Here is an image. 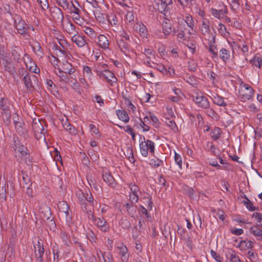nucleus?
I'll return each instance as SVG.
<instances>
[{"mask_svg":"<svg viewBox=\"0 0 262 262\" xmlns=\"http://www.w3.org/2000/svg\"><path fill=\"white\" fill-rule=\"evenodd\" d=\"M32 126L35 138L37 140H45V129L42 123L39 120L34 119Z\"/></svg>","mask_w":262,"mask_h":262,"instance_id":"nucleus-1","label":"nucleus"},{"mask_svg":"<svg viewBox=\"0 0 262 262\" xmlns=\"http://www.w3.org/2000/svg\"><path fill=\"white\" fill-rule=\"evenodd\" d=\"M239 96L243 101L250 100L253 96L254 91L252 87L247 84L241 85L238 91Z\"/></svg>","mask_w":262,"mask_h":262,"instance_id":"nucleus-2","label":"nucleus"},{"mask_svg":"<svg viewBox=\"0 0 262 262\" xmlns=\"http://www.w3.org/2000/svg\"><path fill=\"white\" fill-rule=\"evenodd\" d=\"M140 150L141 155L146 157L148 156V151L153 155L155 152V143L150 140L142 141L140 143Z\"/></svg>","mask_w":262,"mask_h":262,"instance_id":"nucleus-3","label":"nucleus"},{"mask_svg":"<svg viewBox=\"0 0 262 262\" xmlns=\"http://www.w3.org/2000/svg\"><path fill=\"white\" fill-rule=\"evenodd\" d=\"M172 4V0H158L156 3L159 12L163 13L165 16L169 13Z\"/></svg>","mask_w":262,"mask_h":262,"instance_id":"nucleus-4","label":"nucleus"},{"mask_svg":"<svg viewBox=\"0 0 262 262\" xmlns=\"http://www.w3.org/2000/svg\"><path fill=\"white\" fill-rule=\"evenodd\" d=\"M59 212L66 219L67 221L71 219L70 215V206L65 201H59L57 204Z\"/></svg>","mask_w":262,"mask_h":262,"instance_id":"nucleus-5","label":"nucleus"},{"mask_svg":"<svg viewBox=\"0 0 262 262\" xmlns=\"http://www.w3.org/2000/svg\"><path fill=\"white\" fill-rule=\"evenodd\" d=\"M193 101L199 107L202 108L207 109L210 107V103L208 99L202 95H197L195 98H193Z\"/></svg>","mask_w":262,"mask_h":262,"instance_id":"nucleus-6","label":"nucleus"},{"mask_svg":"<svg viewBox=\"0 0 262 262\" xmlns=\"http://www.w3.org/2000/svg\"><path fill=\"white\" fill-rule=\"evenodd\" d=\"M37 79V77L31 73H27L23 78V81L25 84V87L29 91H32L34 89L33 85L32 80Z\"/></svg>","mask_w":262,"mask_h":262,"instance_id":"nucleus-7","label":"nucleus"},{"mask_svg":"<svg viewBox=\"0 0 262 262\" xmlns=\"http://www.w3.org/2000/svg\"><path fill=\"white\" fill-rule=\"evenodd\" d=\"M92 219L95 222V224L100 229L101 231L106 232L109 227L106 224L105 220L103 218H97L95 217L93 213H91Z\"/></svg>","mask_w":262,"mask_h":262,"instance_id":"nucleus-8","label":"nucleus"},{"mask_svg":"<svg viewBox=\"0 0 262 262\" xmlns=\"http://www.w3.org/2000/svg\"><path fill=\"white\" fill-rule=\"evenodd\" d=\"M72 40L79 48L87 46L86 37L79 34H75L72 37Z\"/></svg>","mask_w":262,"mask_h":262,"instance_id":"nucleus-9","label":"nucleus"},{"mask_svg":"<svg viewBox=\"0 0 262 262\" xmlns=\"http://www.w3.org/2000/svg\"><path fill=\"white\" fill-rule=\"evenodd\" d=\"M103 77L106 80L107 82L111 86H113L114 83L117 82V78L114 74L108 70H104Z\"/></svg>","mask_w":262,"mask_h":262,"instance_id":"nucleus-10","label":"nucleus"},{"mask_svg":"<svg viewBox=\"0 0 262 262\" xmlns=\"http://www.w3.org/2000/svg\"><path fill=\"white\" fill-rule=\"evenodd\" d=\"M210 11L213 16L219 19L224 17L225 15L228 13L227 6L225 5H223V8L220 10L211 8Z\"/></svg>","mask_w":262,"mask_h":262,"instance_id":"nucleus-11","label":"nucleus"},{"mask_svg":"<svg viewBox=\"0 0 262 262\" xmlns=\"http://www.w3.org/2000/svg\"><path fill=\"white\" fill-rule=\"evenodd\" d=\"M15 28L17 30L19 34L21 35H25L26 34L28 31V27L24 20L22 19H19L17 23L16 20H15Z\"/></svg>","mask_w":262,"mask_h":262,"instance_id":"nucleus-12","label":"nucleus"},{"mask_svg":"<svg viewBox=\"0 0 262 262\" xmlns=\"http://www.w3.org/2000/svg\"><path fill=\"white\" fill-rule=\"evenodd\" d=\"M142 55H144L146 59L153 60L155 58V51L150 48L141 47L140 49Z\"/></svg>","mask_w":262,"mask_h":262,"instance_id":"nucleus-13","label":"nucleus"},{"mask_svg":"<svg viewBox=\"0 0 262 262\" xmlns=\"http://www.w3.org/2000/svg\"><path fill=\"white\" fill-rule=\"evenodd\" d=\"M117 42L119 48L123 53L126 54L129 52L130 47L123 38L118 39Z\"/></svg>","mask_w":262,"mask_h":262,"instance_id":"nucleus-14","label":"nucleus"},{"mask_svg":"<svg viewBox=\"0 0 262 262\" xmlns=\"http://www.w3.org/2000/svg\"><path fill=\"white\" fill-rule=\"evenodd\" d=\"M134 28L135 29L138 30L139 34L143 38H147L148 36L147 29L143 24H136L134 25Z\"/></svg>","mask_w":262,"mask_h":262,"instance_id":"nucleus-15","label":"nucleus"},{"mask_svg":"<svg viewBox=\"0 0 262 262\" xmlns=\"http://www.w3.org/2000/svg\"><path fill=\"white\" fill-rule=\"evenodd\" d=\"M172 24L170 20L166 19L162 23L163 32L165 35L170 34L172 32Z\"/></svg>","mask_w":262,"mask_h":262,"instance_id":"nucleus-16","label":"nucleus"},{"mask_svg":"<svg viewBox=\"0 0 262 262\" xmlns=\"http://www.w3.org/2000/svg\"><path fill=\"white\" fill-rule=\"evenodd\" d=\"M14 121L16 132L20 135H25L27 133V130L25 128V123L23 122L16 120Z\"/></svg>","mask_w":262,"mask_h":262,"instance_id":"nucleus-17","label":"nucleus"},{"mask_svg":"<svg viewBox=\"0 0 262 262\" xmlns=\"http://www.w3.org/2000/svg\"><path fill=\"white\" fill-rule=\"evenodd\" d=\"M124 206L125 207L126 211H127L129 215L132 217H134L136 213V205L134 204L128 202L124 204Z\"/></svg>","mask_w":262,"mask_h":262,"instance_id":"nucleus-18","label":"nucleus"},{"mask_svg":"<svg viewBox=\"0 0 262 262\" xmlns=\"http://www.w3.org/2000/svg\"><path fill=\"white\" fill-rule=\"evenodd\" d=\"M102 178L105 182L108 185L114 187L115 180L113 176L109 172H105L102 174Z\"/></svg>","mask_w":262,"mask_h":262,"instance_id":"nucleus-19","label":"nucleus"},{"mask_svg":"<svg viewBox=\"0 0 262 262\" xmlns=\"http://www.w3.org/2000/svg\"><path fill=\"white\" fill-rule=\"evenodd\" d=\"M98 44L101 48L106 49L108 47V41L107 37L104 35L100 34L98 36Z\"/></svg>","mask_w":262,"mask_h":262,"instance_id":"nucleus-20","label":"nucleus"},{"mask_svg":"<svg viewBox=\"0 0 262 262\" xmlns=\"http://www.w3.org/2000/svg\"><path fill=\"white\" fill-rule=\"evenodd\" d=\"M34 254L45 252L43 241L41 239H38L36 244H34Z\"/></svg>","mask_w":262,"mask_h":262,"instance_id":"nucleus-21","label":"nucleus"},{"mask_svg":"<svg viewBox=\"0 0 262 262\" xmlns=\"http://www.w3.org/2000/svg\"><path fill=\"white\" fill-rule=\"evenodd\" d=\"M10 106V101L6 98H0V107L3 111H9Z\"/></svg>","mask_w":262,"mask_h":262,"instance_id":"nucleus-22","label":"nucleus"},{"mask_svg":"<svg viewBox=\"0 0 262 262\" xmlns=\"http://www.w3.org/2000/svg\"><path fill=\"white\" fill-rule=\"evenodd\" d=\"M56 74L60 78V81L63 84L67 82L69 80V78L67 75V72H64L59 68L58 69V72H56Z\"/></svg>","mask_w":262,"mask_h":262,"instance_id":"nucleus-23","label":"nucleus"},{"mask_svg":"<svg viewBox=\"0 0 262 262\" xmlns=\"http://www.w3.org/2000/svg\"><path fill=\"white\" fill-rule=\"evenodd\" d=\"M185 22L187 24V26L190 28V29L188 30V33L189 34H193L194 32V22L192 19V16H186Z\"/></svg>","mask_w":262,"mask_h":262,"instance_id":"nucleus-24","label":"nucleus"},{"mask_svg":"<svg viewBox=\"0 0 262 262\" xmlns=\"http://www.w3.org/2000/svg\"><path fill=\"white\" fill-rule=\"evenodd\" d=\"M212 100L213 103L219 106L225 107L227 105L226 103L224 101V98L217 94L213 96Z\"/></svg>","mask_w":262,"mask_h":262,"instance_id":"nucleus-25","label":"nucleus"},{"mask_svg":"<svg viewBox=\"0 0 262 262\" xmlns=\"http://www.w3.org/2000/svg\"><path fill=\"white\" fill-rule=\"evenodd\" d=\"M219 55L220 58L224 62H226L228 60L230 57V52L224 48H222L220 50Z\"/></svg>","mask_w":262,"mask_h":262,"instance_id":"nucleus-26","label":"nucleus"},{"mask_svg":"<svg viewBox=\"0 0 262 262\" xmlns=\"http://www.w3.org/2000/svg\"><path fill=\"white\" fill-rule=\"evenodd\" d=\"M15 150H17L19 152H20L21 156L23 157H26L27 155V148L26 147L24 146L23 145L20 144V143H16L15 144Z\"/></svg>","mask_w":262,"mask_h":262,"instance_id":"nucleus-27","label":"nucleus"},{"mask_svg":"<svg viewBox=\"0 0 262 262\" xmlns=\"http://www.w3.org/2000/svg\"><path fill=\"white\" fill-rule=\"evenodd\" d=\"M200 30L202 33L204 35L210 32L209 22L207 20L203 21L200 27Z\"/></svg>","mask_w":262,"mask_h":262,"instance_id":"nucleus-28","label":"nucleus"},{"mask_svg":"<svg viewBox=\"0 0 262 262\" xmlns=\"http://www.w3.org/2000/svg\"><path fill=\"white\" fill-rule=\"evenodd\" d=\"M124 154L131 163H135V160L134 157L133 149L130 146L126 147Z\"/></svg>","mask_w":262,"mask_h":262,"instance_id":"nucleus-29","label":"nucleus"},{"mask_svg":"<svg viewBox=\"0 0 262 262\" xmlns=\"http://www.w3.org/2000/svg\"><path fill=\"white\" fill-rule=\"evenodd\" d=\"M117 115L120 120L125 123L128 122L129 117L125 111L118 110L117 111Z\"/></svg>","mask_w":262,"mask_h":262,"instance_id":"nucleus-30","label":"nucleus"},{"mask_svg":"<svg viewBox=\"0 0 262 262\" xmlns=\"http://www.w3.org/2000/svg\"><path fill=\"white\" fill-rule=\"evenodd\" d=\"M243 203L244 204V205L246 206V207L248 209V210L250 211L258 210L259 209L258 206H254L253 205V203L251 202V201L248 198H246V200H244L243 201Z\"/></svg>","mask_w":262,"mask_h":262,"instance_id":"nucleus-31","label":"nucleus"},{"mask_svg":"<svg viewBox=\"0 0 262 262\" xmlns=\"http://www.w3.org/2000/svg\"><path fill=\"white\" fill-rule=\"evenodd\" d=\"M63 69L64 72H67L69 75H71L74 73L75 71V68L72 66V65L69 62L66 61L65 62H63Z\"/></svg>","mask_w":262,"mask_h":262,"instance_id":"nucleus-32","label":"nucleus"},{"mask_svg":"<svg viewBox=\"0 0 262 262\" xmlns=\"http://www.w3.org/2000/svg\"><path fill=\"white\" fill-rule=\"evenodd\" d=\"M122 95L124 100L125 104L134 111L135 106L132 103L131 97L124 93H122Z\"/></svg>","mask_w":262,"mask_h":262,"instance_id":"nucleus-33","label":"nucleus"},{"mask_svg":"<svg viewBox=\"0 0 262 262\" xmlns=\"http://www.w3.org/2000/svg\"><path fill=\"white\" fill-rule=\"evenodd\" d=\"M215 42V36L212 37V40H210L209 45V51L213 54V57L217 58L218 53L217 51H215L216 50V47L214 46L213 44Z\"/></svg>","mask_w":262,"mask_h":262,"instance_id":"nucleus-34","label":"nucleus"},{"mask_svg":"<svg viewBox=\"0 0 262 262\" xmlns=\"http://www.w3.org/2000/svg\"><path fill=\"white\" fill-rule=\"evenodd\" d=\"M4 61H5V64L4 65L5 71H7L11 74H14L15 70L11 64L10 60L4 59Z\"/></svg>","mask_w":262,"mask_h":262,"instance_id":"nucleus-35","label":"nucleus"},{"mask_svg":"<svg viewBox=\"0 0 262 262\" xmlns=\"http://www.w3.org/2000/svg\"><path fill=\"white\" fill-rule=\"evenodd\" d=\"M222 131L219 127H215L211 132V137L214 140H216L220 138Z\"/></svg>","mask_w":262,"mask_h":262,"instance_id":"nucleus-36","label":"nucleus"},{"mask_svg":"<svg viewBox=\"0 0 262 262\" xmlns=\"http://www.w3.org/2000/svg\"><path fill=\"white\" fill-rule=\"evenodd\" d=\"M64 128L72 135H76L77 130L75 127L69 123H65L63 124Z\"/></svg>","mask_w":262,"mask_h":262,"instance_id":"nucleus-37","label":"nucleus"},{"mask_svg":"<svg viewBox=\"0 0 262 262\" xmlns=\"http://www.w3.org/2000/svg\"><path fill=\"white\" fill-rule=\"evenodd\" d=\"M250 232L253 234L254 235L256 236H262V230L259 228V226H253L250 228Z\"/></svg>","mask_w":262,"mask_h":262,"instance_id":"nucleus-38","label":"nucleus"},{"mask_svg":"<svg viewBox=\"0 0 262 262\" xmlns=\"http://www.w3.org/2000/svg\"><path fill=\"white\" fill-rule=\"evenodd\" d=\"M252 217H255L257 221V226L262 228V213L260 212H254L252 215Z\"/></svg>","mask_w":262,"mask_h":262,"instance_id":"nucleus-39","label":"nucleus"},{"mask_svg":"<svg viewBox=\"0 0 262 262\" xmlns=\"http://www.w3.org/2000/svg\"><path fill=\"white\" fill-rule=\"evenodd\" d=\"M83 29V31L85 33L91 38H95L96 37L97 34L92 28L89 27H84Z\"/></svg>","mask_w":262,"mask_h":262,"instance_id":"nucleus-40","label":"nucleus"},{"mask_svg":"<svg viewBox=\"0 0 262 262\" xmlns=\"http://www.w3.org/2000/svg\"><path fill=\"white\" fill-rule=\"evenodd\" d=\"M2 114L4 122L8 124L11 121V111L10 110L3 111Z\"/></svg>","mask_w":262,"mask_h":262,"instance_id":"nucleus-41","label":"nucleus"},{"mask_svg":"<svg viewBox=\"0 0 262 262\" xmlns=\"http://www.w3.org/2000/svg\"><path fill=\"white\" fill-rule=\"evenodd\" d=\"M250 63H252L253 66L260 68L262 64V58L258 57H254L250 60Z\"/></svg>","mask_w":262,"mask_h":262,"instance_id":"nucleus-42","label":"nucleus"},{"mask_svg":"<svg viewBox=\"0 0 262 262\" xmlns=\"http://www.w3.org/2000/svg\"><path fill=\"white\" fill-rule=\"evenodd\" d=\"M83 72L84 76H86L89 79H91L93 74L92 72V70L89 67L87 66H84L83 68Z\"/></svg>","mask_w":262,"mask_h":262,"instance_id":"nucleus-43","label":"nucleus"},{"mask_svg":"<svg viewBox=\"0 0 262 262\" xmlns=\"http://www.w3.org/2000/svg\"><path fill=\"white\" fill-rule=\"evenodd\" d=\"M120 254L122 256V260L123 261H126L127 258L125 257V255L127 252V249L126 246L122 245L120 248Z\"/></svg>","mask_w":262,"mask_h":262,"instance_id":"nucleus-44","label":"nucleus"},{"mask_svg":"<svg viewBox=\"0 0 262 262\" xmlns=\"http://www.w3.org/2000/svg\"><path fill=\"white\" fill-rule=\"evenodd\" d=\"M166 123L173 132H176L178 131V129L177 126L174 121L167 119L166 121Z\"/></svg>","mask_w":262,"mask_h":262,"instance_id":"nucleus-45","label":"nucleus"},{"mask_svg":"<svg viewBox=\"0 0 262 262\" xmlns=\"http://www.w3.org/2000/svg\"><path fill=\"white\" fill-rule=\"evenodd\" d=\"M40 7L43 10L49 8V4L47 0H36Z\"/></svg>","mask_w":262,"mask_h":262,"instance_id":"nucleus-46","label":"nucleus"},{"mask_svg":"<svg viewBox=\"0 0 262 262\" xmlns=\"http://www.w3.org/2000/svg\"><path fill=\"white\" fill-rule=\"evenodd\" d=\"M163 163V161L161 160H159L158 159H151L150 160V162H149V164L155 167H158L159 166H160V165H162Z\"/></svg>","mask_w":262,"mask_h":262,"instance_id":"nucleus-47","label":"nucleus"},{"mask_svg":"<svg viewBox=\"0 0 262 262\" xmlns=\"http://www.w3.org/2000/svg\"><path fill=\"white\" fill-rule=\"evenodd\" d=\"M60 236L64 244L68 246L69 243V237L67 233L65 231H62L60 232Z\"/></svg>","mask_w":262,"mask_h":262,"instance_id":"nucleus-48","label":"nucleus"},{"mask_svg":"<svg viewBox=\"0 0 262 262\" xmlns=\"http://www.w3.org/2000/svg\"><path fill=\"white\" fill-rule=\"evenodd\" d=\"M174 161L176 163V164H178L179 168L182 169V158L180 155L178 154H177L175 152V156H174Z\"/></svg>","mask_w":262,"mask_h":262,"instance_id":"nucleus-49","label":"nucleus"},{"mask_svg":"<svg viewBox=\"0 0 262 262\" xmlns=\"http://www.w3.org/2000/svg\"><path fill=\"white\" fill-rule=\"evenodd\" d=\"M230 260V262H241L239 257L235 254L234 251H232L231 253Z\"/></svg>","mask_w":262,"mask_h":262,"instance_id":"nucleus-50","label":"nucleus"},{"mask_svg":"<svg viewBox=\"0 0 262 262\" xmlns=\"http://www.w3.org/2000/svg\"><path fill=\"white\" fill-rule=\"evenodd\" d=\"M120 225L125 229H128L130 227L129 221L127 219L121 220L120 221Z\"/></svg>","mask_w":262,"mask_h":262,"instance_id":"nucleus-51","label":"nucleus"},{"mask_svg":"<svg viewBox=\"0 0 262 262\" xmlns=\"http://www.w3.org/2000/svg\"><path fill=\"white\" fill-rule=\"evenodd\" d=\"M78 199L81 204H86V196L82 192L78 194Z\"/></svg>","mask_w":262,"mask_h":262,"instance_id":"nucleus-52","label":"nucleus"},{"mask_svg":"<svg viewBox=\"0 0 262 262\" xmlns=\"http://www.w3.org/2000/svg\"><path fill=\"white\" fill-rule=\"evenodd\" d=\"M104 262H114L113 256L110 253L102 254Z\"/></svg>","mask_w":262,"mask_h":262,"instance_id":"nucleus-53","label":"nucleus"},{"mask_svg":"<svg viewBox=\"0 0 262 262\" xmlns=\"http://www.w3.org/2000/svg\"><path fill=\"white\" fill-rule=\"evenodd\" d=\"M129 196L130 198L129 201L128 202L129 203L135 204L139 200V197L137 194L132 193L130 194Z\"/></svg>","mask_w":262,"mask_h":262,"instance_id":"nucleus-54","label":"nucleus"},{"mask_svg":"<svg viewBox=\"0 0 262 262\" xmlns=\"http://www.w3.org/2000/svg\"><path fill=\"white\" fill-rule=\"evenodd\" d=\"M149 118H150V120L152 121V122H153L154 125L156 127H157L159 125V120L157 118V117L156 116H155L154 114H150L149 115Z\"/></svg>","mask_w":262,"mask_h":262,"instance_id":"nucleus-55","label":"nucleus"},{"mask_svg":"<svg viewBox=\"0 0 262 262\" xmlns=\"http://www.w3.org/2000/svg\"><path fill=\"white\" fill-rule=\"evenodd\" d=\"M58 5L64 9H67L69 7L68 0H57Z\"/></svg>","mask_w":262,"mask_h":262,"instance_id":"nucleus-56","label":"nucleus"},{"mask_svg":"<svg viewBox=\"0 0 262 262\" xmlns=\"http://www.w3.org/2000/svg\"><path fill=\"white\" fill-rule=\"evenodd\" d=\"M108 21L112 25H117L118 24V20L115 15H111L108 17Z\"/></svg>","mask_w":262,"mask_h":262,"instance_id":"nucleus-57","label":"nucleus"},{"mask_svg":"<svg viewBox=\"0 0 262 262\" xmlns=\"http://www.w3.org/2000/svg\"><path fill=\"white\" fill-rule=\"evenodd\" d=\"M67 31L69 34H74L75 32V26L73 23H69Z\"/></svg>","mask_w":262,"mask_h":262,"instance_id":"nucleus-58","label":"nucleus"},{"mask_svg":"<svg viewBox=\"0 0 262 262\" xmlns=\"http://www.w3.org/2000/svg\"><path fill=\"white\" fill-rule=\"evenodd\" d=\"M45 252L36 253L35 254V257L36 261L37 262H43V254Z\"/></svg>","mask_w":262,"mask_h":262,"instance_id":"nucleus-59","label":"nucleus"},{"mask_svg":"<svg viewBox=\"0 0 262 262\" xmlns=\"http://www.w3.org/2000/svg\"><path fill=\"white\" fill-rule=\"evenodd\" d=\"M134 15L133 14V12L129 11L128 12L126 15V20L128 21L129 23H132L134 20Z\"/></svg>","mask_w":262,"mask_h":262,"instance_id":"nucleus-60","label":"nucleus"},{"mask_svg":"<svg viewBox=\"0 0 262 262\" xmlns=\"http://www.w3.org/2000/svg\"><path fill=\"white\" fill-rule=\"evenodd\" d=\"M210 253L212 256V257L215 259L218 262H220L221 257L220 255H217L216 253L213 250H211Z\"/></svg>","mask_w":262,"mask_h":262,"instance_id":"nucleus-61","label":"nucleus"},{"mask_svg":"<svg viewBox=\"0 0 262 262\" xmlns=\"http://www.w3.org/2000/svg\"><path fill=\"white\" fill-rule=\"evenodd\" d=\"M156 65L154 66V67L155 68H157V69L160 71L161 72H162L163 74H164L165 73H167V70L166 69V68L163 66V65H159V64H156Z\"/></svg>","mask_w":262,"mask_h":262,"instance_id":"nucleus-62","label":"nucleus"},{"mask_svg":"<svg viewBox=\"0 0 262 262\" xmlns=\"http://www.w3.org/2000/svg\"><path fill=\"white\" fill-rule=\"evenodd\" d=\"M90 128L91 132L95 135H98L99 133V129L98 128L96 127V126L94 124H90Z\"/></svg>","mask_w":262,"mask_h":262,"instance_id":"nucleus-63","label":"nucleus"},{"mask_svg":"<svg viewBox=\"0 0 262 262\" xmlns=\"http://www.w3.org/2000/svg\"><path fill=\"white\" fill-rule=\"evenodd\" d=\"M11 53L14 60H17L20 58V55L16 50H12Z\"/></svg>","mask_w":262,"mask_h":262,"instance_id":"nucleus-64","label":"nucleus"}]
</instances>
